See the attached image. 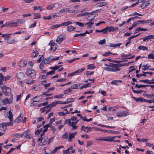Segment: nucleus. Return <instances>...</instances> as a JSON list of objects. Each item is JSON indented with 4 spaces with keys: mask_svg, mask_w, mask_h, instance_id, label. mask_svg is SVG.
I'll return each instance as SVG.
<instances>
[{
    "mask_svg": "<svg viewBox=\"0 0 154 154\" xmlns=\"http://www.w3.org/2000/svg\"><path fill=\"white\" fill-rule=\"evenodd\" d=\"M60 57H54L53 56H51L43 60L40 65V68L41 70H42L44 69V64H48L51 63L52 61H55L59 59Z\"/></svg>",
    "mask_w": 154,
    "mask_h": 154,
    "instance_id": "obj_1",
    "label": "nucleus"
},
{
    "mask_svg": "<svg viewBox=\"0 0 154 154\" xmlns=\"http://www.w3.org/2000/svg\"><path fill=\"white\" fill-rule=\"evenodd\" d=\"M1 88L2 89L3 92L5 95L8 96L9 97H11V96H12L11 94V88L8 87H7L4 85H2L0 86Z\"/></svg>",
    "mask_w": 154,
    "mask_h": 154,
    "instance_id": "obj_2",
    "label": "nucleus"
},
{
    "mask_svg": "<svg viewBox=\"0 0 154 154\" xmlns=\"http://www.w3.org/2000/svg\"><path fill=\"white\" fill-rule=\"evenodd\" d=\"M116 136H114V137H110L108 136L106 137H101L99 139H97L96 140H102L103 141H108L109 142H112L113 140V139H115Z\"/></svg>",
    "mask_w": 154,
    "mask_h": 154,
    "instance_id": "obj_3",
    "label": "nucleus"
},
{
    "mask_svg": "<svg viewBox=\"0 0 154 154\" xmlns=\"http://www.w3.org/2000/svg\"><path fill=\"white\" fill-rule=\"evenodd\" d=\"M13 97L11 96V97H9L4 99L2 100L3 105L7 103L10 104L12 102Z\"/></svg>",
    "mask_w": 154,
    "mask_h": 154,
    "instance_id": "obj_4",
    "label": "nucleus"
},
{
    "mask_svg": "<svg viewBox=\"0 0 154 154\" xmlns=\"http://www.w3.org/2000/svg\"><path fill=\"white\" fill-rule=\"evenodd\" d=\"M65 36L64 35H60L57 37L56 40V42L57 43L60 44L65 39Z\"/></svg>",
    "mask_w": 154,
    "mask_h": 154,
    "instance_id": "obj_5",
    "label": "nucleus"
},
{
    "mask_svg": "<svg viewBox=\"0 0 154 154\" xmlns=\"http://www.w3.org/2000/svg\"><path fill=\"white\" fill-rule=\"evenodd\" d=\"M47 138L45 137L42 138H39V145H44L47 143Z\"/></svg>",
    "mask_w": 154,
    "mask_h": 154,
    "instance_id": "obj_6",
    "label": "nucleus"
},
{
    "mask_svg": "<svg viewBox=\"0 0 154 154\" xmlns=\"http://www.w3.org/2000/svg\"><path fill=\"white\" fill-rule=\"evenodd\" d=\"M48 45H50L51 47V50L53 51H55L57 48V45L56 43L51 41L48 44Z\"/></svg>",
    "mask_w": 154,
    "mask_h": 154,
    "instance_id": "obj_7",
    "label": "nucleus"
},
{
    "mask_svg": "<svg viewBox=\"0 0 154 154\" xmlns=\"http://www.w3.org/2000/svg\"><path fill=\"white\" fill-rule=\"evenodd\" d=\"M129 112L127 111H119L117 113V115L118 117L126 116L129 115Z\"/></svg>",
    "mask_w": 154,
    "mask_h": 154,
    "instance_id": "obj_8",
    "label": "nucleus"
},
{
    "mask_svg": "<svg viewBox=\"0 0 154 154\" xmlns=\"http://www.w3.org/2000/svg\"><path fill=\"white\" fill-rule=\"evenodd\" d=\"M95 12V11H94L90 13L86 12L83 13L78 14L77 15V16L78 17H80L82 16H84L86 15H88L89 16L87 18V19H88V18L91 17V16H90L91 15H92V14Z\"/></svg>",
    "mask_w": 154,
    "mask_h": 154,
    "instance_id": "obj_9",
    "label": "nucleus"
},
{
    "mask_svg": "<svg viewBox=\"0 0 154 154\" xmlns=\"http://www.w3.org/2000/svg\"><path fill=\"white\" fill-rule=\"evenodd\" d=\"M154 38V36L153 35H150L146 36L143 38H141V39H143V41L145 42L146 41H149L150 39H153Z\"/></svg>",
    "mask_w": 154,
    "mask_h": 154,
    "instance_id": "obj_10",
    "label": "nucleus"
},
{
    "mask_svg": "<svg viewBox=\"0 0 154 154\" xmlns=\"http://www.w3.org/2000/svg\"><path fill=\"white\" fill-rule=\"evenodd\" d=\"M82 85H83V84L82 83L75 84L71 86V88L72 89H77L79 88L81 89Z\"/></svg>",
    "mask_w": 154,
    "mask_h": 154,
    "instance_id": "obj_11",
    "label": "nucleus"
},
{
    "mask_svg": "<svg viewBox=\"0 0 154 154\" xmlns=\"http://www.w3.org/2000/svg\"><path fill=\"white\" fill-rule=\"evenodd\" d=\"M16 76L19 80L23 79L25 76V75L23 72H18L16 75Z\"/></svg>",
    "mask_w": 154,
    "mask_h": 154,
    "instance_id": "obj_12",
    "label": "nucleus"
},
{
    "mask_svg": "<svg viewBox=\"0 0 154 154\" xmlns=\"http://www.w3.org/2000/svg\"><path fill=\"white\" fill-rule=\"evenodd\" d=\"M22 136H24V137L26 138V139H30L32 138V136L29 134V133H28V131H25L22 134Z\"/></svg>",
    "mask_w": 154,
    "mask_h": 154,
    "instance_id": "obj_13",
    "label": "nucleus"
},
{
    "mask_svg": "<svg viewBox=\"0 0 154 154\" xmlns=\"http://www.w3.org/2000/svg\"><path fill=\"white\" fill-rule=\"evenodd\" d=\"M27 64L26 61L24 60H20L18 63L19 66L21 67H23L25 66Z\"/></svg>",
    "mask_w": 154,
    "mask_h": 154,
    "instance_id": "obj_14",
    "label": "nucleus"
},
{
    "mask_svg": "<svg viewBox=\"0 0 154 154\" xmlns=\"http://www.w3.org/2000/svg\"><path fill=\"white\" fill-rule=\"evenodd\" d=\"M105 69L108 71L115 72L117 71H119L120 70V69L119 68H110L109 67H105Z\"/></svg>",
    "mask_w": 154,
    "mask_h": 154,
    "instance_id": "obj_15",
    "label": "nucleus"
},
{
    "mask_svg": "<svg viewBox=\"0 0 154 154\" xmlns=\"http://www.w3.org/2000/svg\"><path fill=\"white\" fill-rule=\"evenodd\" d=\"M109 67H112L114 68L115 69L116 68H119V67L122 66L121 64H114L111 63L109 65Z\"/></svg>",
    "mask_w": 154,
    "mask_h": 154,
    "instance_id": "obj_16",
    "label": "nucleus"
},
{
    "mask_svg": "<svg viewBox=\"0 0 154 154\" xmlns=\"http://www.w3.org/2000/svg\"><path fill=\"white\" fill-rule=\"evenodd\" d=\"M35 71L31 69L28 68L27 69L26 74L28 76H29L30 75L34 73Z\"/></svg>",
    "mask_w": 154,
    "mask_h": 154,
    "instance_id": "obj_17",
    "label": "nucleus"
},
{
    "mask_svg": "<svg viewBox=\"0 0 154 154\" xmlns=\"http://www.w3.org/2000/svg\"><path fill=\"white\" fill-rule=\"evenodd\" d=\"M148 30V29L145 28H142L140 27H138L136 29L134 32V34H136L138 32L140 31H146Z\"/></svg>",
    "mask_w": 154,
    "mask_h": 154,
    "instance_id": "obj_18",
    "label": "nucleus"
},
{
    "mask_svg": "<svg viewBox=\"0 0 154 154\" xmlns=\"http://www.w3.org/2000/svg\"><path fill=\"white\" fill-rule=\"evenodd\" d=\"M64 148V146H59L57 147H56L55 149L52 151H51L50 152L51 154H53L57 151L58 149L61 148Z\"/></svg>",
    "mask_w": 154,
    "mask_h": 154,
    "instance_id": "obj_19",
    "label": "nucleus"
},
{
    "mask_svg": "<svg viewBox=\"0 0 154 154\" xmlns=\"http://www.w3.org/2000/svg\"><path fill=\"white\" fill-rule=\"evenodd\" d=\"M22 114L20 115L15 119L14 122L16 123H19L23 119L22 116H21Z\"/></svg>",
    "mask_w": 154,
    "mask_h": 154,
    "instance_id": "obj_20",
    "label": "nucleus"
},
{
    "mask_svg": "<svg viewBox=\"0 0 154 154\" xmlns=\"http://www.w3.org/2000/svg\"><path fill=\"white\" fill-rule=\"evenodd\" d=\"M7 24V26H9V25L12 24H15L16 25L15 26H11V27H16L18 26L17 25V22H15V21L14 22H13L12 21H9L7 22L6 23Z\"/></svg>",
    "mask_w": 154,
    "mask_h": 154,
    "instance_id": "obj_21",
    "label": "nucleus"
},
{
    "mask_svg": "<svg viewBox=\"0 0 154 154\" xmlns=\"http://www.w3.org/2000/svg\"><path fill=\"white\" fill-rule=\"evenodd\" d=\"M71 119H66L65 121V122L63 124L64 125H65L66 124H67L68 125H69V126H71V127H72V122H71Z\"/></svg>",
    "mask_w": 154,
    "mask_h": 154,
    "instance_id": "obj_22",
    "label": "nucleus"
},
{
    "mask_svg": "<svg viewBox=\"0 0 154 154\" xmlns=\"http://www.w3.org/2000/svg\"><path fill=\"white\" fill-rule=\"evenodd\" d=\"M11 34H2V37L5 40H8L11 36Z\"/></svg>",
    "mask_w": 154,
    "mask_h": 154,
    "instance_id": "obj_23",
    "label": "nucleus"
},
{
    "mask_svg": "<svg viewBox=\"0 0 154 154\" xmlns=\"http://www.w3.org/2000/svg\"><path fill=\"white\" fill-rule=\"evenodd\" d=\"M79 120L75 122H72V129L75 130L77 129L78 127V126H76V124L77 123Z\"/></svg>",
    "mask_w": 154,
    "mask_h": 154,
    "instance_id": "obj_24",
    "label": "nucleus"
},
{
    "mask_svg": "<svg viewBox=\"0 0 154 154\" xmlns=\"http://www.w3.org/2000/svg\"><path fill=\"white\" fill-rule=\"evenodd\" d=\"M106 30H107V32H113L115 31L114 27L113 26L106 27Z\"/></svg>",
    "mask_w": 154,
    "mask_h": 154,
    "instance_id": "obj_25",
    "label": "nucleus"
},
{
    "mask_svg": "<svg viewBox=\"0 0 154 154\" xmlns=\"http://www.w3.org/2000/svg\"><path fill=\"white\" fill-rule=\"evenodd\" d=\"M122 44V43H119L117 44L110 43V44L109 46L111 48H116L117 47H120V46Z\"/></svg>",
    "mask_w": 154,
    "mask_h": 154,
    "instance_id": "obj_26",
    "label": "nucleus"
},
{
    "mask_svg": "<svg viewBox=\"0 0 154 154\" xmlns=\"http://www.w3.org/2000/svg\"><path fill=\"white\" fill-rule=\"evenodd\" d=\"M106 30H106V29L105 28L104 29L100 30H98L97 29H96L95 30V32H102L103 34H105L107 33Z\"/></svg>",
    "mask_w": 154,
    "mask_h": 154,
    "instance_id": "obj_27",
    "label": "nucleus"
},
{
    "mask_svg": "<svg viewBox=\"0 0 154 154\" xmlns=\"http://www.w3.org/2000/svg\"><path fill=\"white\" fill-rule=\"evenodd\" d=\"M75 27L72 26H69L67 27V30L69 32H71L74 30L75 29Z\"/></svg>",
    "mask_w": 154,
    "mask_h": 154,
    "instance_id": "obj_28",
    "label": "nucleus"
},
{
    "mask_svg": "<svg viewBox=\"0 0 154 154\" xmlns=\"http://www.w3.org/2000/svg\"><path fill=\"white\" fill-rule=\"evenodd\" d=\"M8 118L9 119L10 121L12 122L13 121V114L11 112V110H10L8 112Z\"/></svg>",
    "mask_w": 154,
    "mask_h": 154,
    "instance_id": "obj_29",
    "label": "nucleus"
},
{
    "mask_svg": "<svg viewBox=\"0 0 154 154\" xmlns=\"http://www.w3.org/2000/svg\"><path fill=\"white\" fill-rule=\"evenodd\" d=\"M15 21V22H17V25L18 23H23L25 22V20L24 19H20L18 20H14Z\"/></svg>",
    "mask_w": 154,
    "mask_h": 154,
    "instance_id": "obj_30",
    "label": "nucleus"
},
{
    "mask_svg": "<svg viewBox=\"0 0 154 154\" xmlns=\"http://www.w3.org/2000/svg\"><path fill=\"white\" fill-rule=\"evenodd\" d=\"M75 137V136H74V134L72 133H70L69 134L68 137V141L69 142H71L72 141V139L73 138H74Z\"/></svg>",
    "mask_w": 154,
    "mask_h": 154,
    "instance_id": "obj_31",
    "label": "nucleus"
},
{
    "mask_svg": "<svg viewBox=\"0 0 154 154\" xmlns=\"http://www.w3.org/2000/svg\"><path fill=\"white\" fill-rule=\"evenodd\" d=\"M138 48L139 50L143 51L147 50H148V48L142 45H140L138 46Z\"/></svg>",
    "mask_w": 154,
    "mask_h": 154,
    "instance_id": "obj_32",
    "label": "nucleus"
},
{
    "mask_svg": "<svg viewBox=\"0 0 154 154\" xmlns=\"http://www.w3.org/2000/svg\"><path fill=\"white\" fill-rule=\"evenodd\" d=\"M95 68V67L93 64H89L87 66L88 69L92 70L94 69Z\"/></svg>",
    "mask_w": 154,
    "mask_h": 154,
    "instance_id": "obj_33",
    "label": "nucleus"
},
{
    "mask_svg": "<svg viewBox=\"0 0 154 154\" xmlns=\"http://www.w3.org/2000/svg\"><path fill=\"white\" fill-rule=\"evenodd\" d=\"M133 98L134 99V100L136 101L137 102H139L140 101H141V102L144 101V99L143 97H138V98H136L135 97H133Z\"/></svg>",
    "mask_w": 154,
    "mask_h": 154,
    "instance_id": "obj_34",
    "label": "nucleus"
},
{
    "mask_svg": "<svg viewBox=\"0 0 154 154\" xmlns=\"http://www.w3.org/2000/svg\"><path fill=\"white\" fill-rule=\"evenodd\" d=\"M122 82V81L120 80H115L112 81L111 82V84L112 85H118V82L120 83L121 82Z\"/></svg>",
    "mask_w": 154,
    "mask_h": 154,
    "instance_id": "obj_35",
    "label": "nucleus"
},
{
    "mask_svg": "<svg viewBox=\"0 0 154 154\" xmlns=\"http://www.w3.org/2000/svg\"><path fill=\"white\" fill-rule=\"evenodd\" d=\"M149 85H138L136 84L135 85V87L140 88L141 87H146L149 86Z\"/></svg>",
    "mask_w": 154,
    "mask_h": 154,
    "instance_id": "obj_36",
    "label": "nucleus"
},
{
    "mask_svg": "<svg viewBox=\"0 0 154 154\" xmlns=\"http://www.w3.org/2000/svg\"><path fill=\"white\" fill-rule=\"evenodd\" d=\"M97 5L99 7H102L105 6L107 4L106 3L104 2H100L97 3Z\"/></svg>",
    "mask_w": 154,
    "mask_h": 154,
    "instance_id": "obj_37",
    "label": "nucleus"
},
{
    "mask_svg": "<svg viewBox=\"0 0 154 154\" xmlns=\"http://www.w3.org/2000/svg\"><path fill=\"white\" fill-rule=\"evenodd\" d=\"M149 2H146V3H143L140 5V7L142 8H144L146 6L149 5Z\"/></svg>",
    "mask_w": 154,
    "mask_h": 154,
    "instance_id": "obj_38",
    "label": "nucleus"
},
{
    "mask_svg": "<svg viewBox=\"0 0 154 154\" xmlns=\"http://www.w3.org/2000/svg\"><path fill=\"white\" fill-rule=\"evenodd\" d=\"M38 54V51H35L34 52H33L31 54V57H35L37 56Z\"/></svg>",
    "mask_w": 154,
    "mask_h": 154,
    "instance_id": "obj_39",
    "label": "nucleus"
},
{
    "mask_svg": "<svg viewBox=\"0 0 154 154\" xmlns=\"http://www.w3.org/2000/svg\"><path fill=\"white\" fill-rule=\"evenodd\" d=\"M152 21L151 20H139L138 21V22H140L142 23L143 24L146 23H149L150 22Z\"/></svg>",
    "mask_w": 154,
    "mask_h": 154,
    "instance_id": "obj_40",
    "label": "nucleus"
},
{
    "mask_svg": "<svg viewBox=\"0 0 154 154\" xmlns=\"http://www.w3.org/2000/svg\"><path fill=\"white\" fill-rule=\"evenodd\" d=\"M3 125H4V127L5 126L6 127L7 126H9L10 125H13V123L11 122L10 121V122L8 123H4L3 122Z\"/></svg>",
    "mask_w": 154,
    "mask_h": 154,
    "instance_id": "obj_41",
    "label": "nucleus"
},
{
    "mask_svg": "<svg viewBox=\"0 0 154 154\" xmlns=\"http://www.w3.org/2000/svg\"><path fill=\"white\" fill-rule=\"evenodd\" d=\"M13 136L15 138H19L22 137V134H14L13 135Z\"/></svg>",
    "mask_w": 154,
    "mask_h": 154,
    "instance_id": "obj_42",
    "label": "nucleus"
},
{
    "mask_svg": "<svg viewBox=\"0 0 154 154\" xmlns=\"http://www.w3.org/2000/svg\"><path fill=\"white\" fill-rule=\"evenodd\" d=\"M150 66V65H148V64H144L143 65V67H144L143 68H142V69L143 70H145L147 69H149V68Z\"/></svg>",
    "mask_w": 154,
    "mask_h": 154,
    "instance_id": "obj_43",
    "label": "nucleus"
},
{
    "mask_svg": "<svg viewBox=\"0 0 154 154\" xmlns=\"http://www.w3.org/2000/svg\"><path fill=\"white\" fill-rule=\"evenodd\" d=\"M72 24V22L71 21H68L66 22H65L63 23H61V25L62 26H67L68 25L71 24Z\"/></svg>",
    "mask_w": 154,
    "mask_h": 154,
    "instance_id": "obj_44",
    "label": "nucleus"
},
{
    "mask_svg": "<svg viewBox=\"0 0 154 154\" xmlns=\"http://www.w3.org/2000/svg\"><path fill=\"white\" fill-rule=\"evenodd\" d=\"M85 35L84 34L82 33H80L79 34H75L74 35V37H83L85 36Z\"/></svg>",
    "mask_w": 154,
    "mask_h": 154,
    "instance_id": "obj_45",
    "label": "nucleus"
},
{
    "mask_svg": "<svg viewBox=\"0 0 154 154\" xmlns=\"http://www.w3.org/2000/svg\"><path fill=\"white\" fill-rule=\"evenodd\" d=\"M75 24L76 25H78L79 26L82 27H83L84 26V23H81V22H75Z\"/></svg>",
    "mask_w": 154,
    "mask_h": 154,
    "instance_id": "obj_46",
    "label": "nucleus"
},
{
    "mask_svg": "<svg viewBox=\"0 0 154 154\" xmlns=\"http://www.w3.org/2000/svg\"><path fill=\"white\" fill-rule=\"evenodd\" d=\"M71 91V90L70 89V88H69L66 90L64 91L63 92V93L64 94H68L69 93H70Z\"/></svg>",
    "mask_w": 154,
    "mask_h": 154,
    "instance_id": "obj_47",
    "label": "nucleus"
},
{
    "mask_svg": "<svg viewBox=\"0 0 154 154\" xmlns=\"http://www.w3.org/2000/svg\"><path fill=\"white\" fill-rule=\"evenodd\" d=\"M109 54H112L110 51H108L107 52H106L105 54H103L102 55L103 56L106 57L109 56Z\"/></svg>",
    "mask_w": 154,
    "mask_h": 154,
    "instance_id": "obj_48",
    "label": "nucleus"
},
{
    "mask_svg": "<svg viewBox=\"0 0 154 154\" xmlns=\"http://www.w3.org/2000/svg\"><path fill=\"white\" fill-rule=\"evenodd\" d=\"M144 101L146 103H154V99H153L152 100H146L144 99Z\"/></svg>",
    "mask_w": 154,
    "mask_h": 154,
    "instance_id": "obj_49",
    "label": "nucleus"
},
{
    "mask_svg": "<svg viewBox=\"0 0 154 154\" xmlns=\"http://www.w3.org/2000/svg\"><path fill=\"white\" fill-rule=\"evenodd\" d=\"M85 70V68H82L78 69L77 71L75 72L76 73H79Z\"/></svg>",
    "mask_w": 154,
    "mask_h": 154,
    "instance_id": "obj_50",
    "label": "nucleus"
},
{
    "mask_svg": "<svg viewBox=\"0 0 154 154\" xmlns=\"http://www.w3.org/2000/svg\"><path fill=\"white\" fill-rule=\"evenodd\" d=\"M149 80L148 79H146V80H139V82H142L144 83H148L149 84V83H151V82H149Z\"/></svg>",
    "mask_w": 154,
    "mask_h": 154,
    "instance_id": "obj_51",
    "label": "nucleus"
},
{
    "mask_svg": "<svg viewBox=\"0 0 154 154\" xmlns=\"http://www.w3.org/2000/svg\"><path fill=\"white\" fill-rule=\"evenodd\" d=\"M61 26H62V25H61V24H59V25L56 24V25H53L51 26V29H54L55 28L59 27Z\"/></svg>",
    "mask_w": 154,
    "mask_h": 154,
    "instance_id": "obj_52",
    "label": "nucleus"
},
{
    "mask_svg": "<svg viewBox=\"0 0 154 154\" xmlns=\"http://www.w3.org/2000/svg\"><path fill=\"white\" fill-rule=\"evenodd\" d=\"M74 100L75 99L73 98H68L66 100V102L67 103H69L73 102Z\"/></svg>",
    "mask_w": 154,
    "mask_h": 154,
    "instance_id": "obj_53",
    "label": "nucleus"
},
{
    "mask_svg": "<svg viewBox=\"0 0 154 154\" xmlns=\"http://www.w3.org/2000/svg\"><path fill=\"white\" fill-rule=\"evenodd\" d=\"M69 112H59L58 113L59 115L60 116H65L66 114H69Z\"/></svg>",
    "mask_w": 154,
    "mask_h": 154,
    "instance_id": "obj_54",
    "label": "nucleus"
},
{
    "mask_svg": "<svg viewBox=\"0 0 154 154\" xmlns=\"http://www.w3.org/2000/svg\"><path fill=\"white\" fill-rule=\"evenodd\" d=\"M94 24V23H90L89 22L88 23H86L85 25H88V27L89 28H91L92 26V24Z\"/></svg>",
    "mask_w": 154,
    "mask_h": 154,
    "instance_id": "obj_55",
    "label": "nucleus"
},
{
    "mask_svg": "<svg viewBox=\"0 0 154 154\" xmlns=\"http://www.w3.org/2000/svg\"><path fill=\"white\" fill-rule=\"evenodd\" d=\"M106 43V40L105 39L100 40L98 42V43L99 45H102L105 44Z\"/></svg>",
    "mask_w": 154,
    "mask_h": 154,
    "instance_id": "obj_56",
    "label": "nucleus"
},
{
    "mask_svg": "<svg viewBox=\"0 0 154 154\" xmlns=\"http://www.w3.org/2000/svg\"><path fill=\"white\" fill-rule=\"evenodd\" d=\"M142 76H146V73H144V74H137L136 75V77L137 78H140Z\"/></svg>",
    "mask_w": 154,
    "mask_h": 154,
    "instance_id": "obj_57",
    "label": "nucleus"
},
{
    "mask_svg": "<svg viewBox=\"0 0 154 154\" xmlns=\"http://www.w3.org/2000/svg\"><path fill=\"white\" fill-rule=\"evenodd\" d=\"M145 96L148 98L154 97V94H147Z\"/></svg>",
    "mask_w": 154,
    "mask_h": 154,
    "instance_id": "obj_58",
    "label": "nucleus"
},
{
    "mask_svg": "<svg viewBox=\"0 0 154 154\" xmlns=\"http://www.w3.org/2000/svg\"><path fill=\"white\" fill-rule=\"evenodd\" d=\"M25 82L28 84H31L33 83L34 80H26V82Z\"/></svg>",
    "mask_w": 154,
    "mask_h": 154,
    "instance_id": "obj_59",
    "label": "nucleus"
},
{
    "mask_svg": "<svg viewBox=\"0 0 154 154\" xmlns=\"http://www.w3.org/2000/svg\"><path fill=\"white\" fill-rule=\"evenodd\" d=\"M32 101L35 102V101H36L38 102V96H36L34 97L32 99Z\"/></svg>",
    "mask_w": 154,
    "mask_h": 154,
    "instance_id": "obj_60",
    "label": "nucleus"
},
{
    "mask_svg": "<svg viewBox=\"0 0 154 154\" xmlns=\"http://www.w3.org/2000/svg\"><path fill=\"white\" fill-rule=\"evenodd\" d=\"M63 94H59L58 95H55L54 96L55 98H63Z\"/></svg>",
    "mask_w": 154,
    "mask_h": 154,
    "instance_id": "obj_61",
    "label": "nucleus"
},
{
    "mask_svg": "<svg viewBox=\"0 0 154 154\" xmlns=\"http://www.w3.org/2000/svg\"><path fill=\"white\" fill-rule=\"evenodd\" d=\"M68 132H66L65 134L62 136V137L63 139H67L68 138Z\"/></svg>",
    "mask_w": 154,
    "mask_h": 154,
    "instance_id": "obj_62",
    "label": "nucleus"
},
{
    "mask_svg": "<svg viewBox=\"0 0 154 154\" xmlns=\"http://www.w3.org/2000/svg\"><path fill=\"white\" fill-rule=\"evenodd\" d=\"M79 11L78 10H71L69 11L70 13H78L79 12Z\"/></svg>",
    "mask_w": 154,
    "mask_h": 154,
    "instance_id": "obj_63",
    "label": "nucleus"
},
{
    "mask_svg": "<svg viewBox=\"0 0 154 154\" xmlns=\"http://www.w3.org/2000/svg\"><path fill=\"white\" fill-rule=\"evenodd\" d=\"M148 58L149 59H154V55L152 54H149L148 56Z\"/></svg>",
    "mask_w": 154,
    "mask_h": 154,
    "instance_id": "obj_64",
    "label": "nucleus"
}]
</instances>
